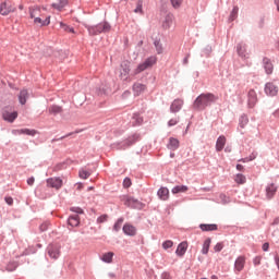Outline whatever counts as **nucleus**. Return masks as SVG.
I'll return each instance as SVG.
<instances>
[{
  "instance_id": "aec40b11",
  "label": "nucleus",
  "mask_w": 279,
  "mask_h": 279,
  "mask_svg": "<svg viewBox=\"0 0 279 279\" xmlns=\"http://www.w3.org/2000/svg\"><path fill=\"white\" fill-rule=\"evenodd\" d=\"M158 197L162 201H168L169 199V190L168 187H160L158 191Z\"/></svg>"
},
{
  "instance_id": "bb28decb",
  "label": "nucleus",
  "mask_w": 279,
  "mask_h": 279,
  "mask_svg": "<svg viewBox=\"0 0 279 279\" xmlns=\"http://www.w3.org/2000/svg\"><path fill=\"white\" fill-rule=\"evenodd\" d=\"M187 191H189L187 185H177L172 189V194L184 193V192H187Z\"/></svg>"
},
{
  "instance_id": "b1692460",
  "label": "nucleus",
  "mask_w": 279,
  "mask_h": 279,
  "mask_svg": "<svg viewBox=\"0 0 279 279\" xmlns=\"http://www.w3.org/2000/svg\"><path fill=\"white\" fill-rule=\"evenodd\" d=\"M124 204L131 208H138L141 205L140 202L133 197H128Z\"/></svg>"
},
{
  "instance_id": "c9c22d12",
  "label": "nucleus",
  "mask_w": 279,
  "mask_h": 279,
  "mask_svg": "<svg viewBox=\"0 0 279 279\" xmlns=\"http://www.w3.org/2000/svg\"><path fill=\"white\" fill-rule=\"evenodd\" d=\"M174 245V242L171 241V240H166L163 243H162V248L165 251H168L169 248L173 247Z\"/></svg>"
},
{
  "instance_id": "49530a36",
  "label": "nucleus",
  "mask_w": 279,
  "mask_h": 279,
  "mask_svg": "<svg viewBox=\"0 0 279 279\" xmlns=\"http://www.w3.org/2000/svg\"><path fill=\"white\" fill-rule=\"evenodd\" d=\"M223 250V243H218L216 244V246L214 247L215 252H221Z\"/></svg>"
},
{
  "instance_id": "4468645a",
  "label": "nucleus",
  "mask_w": 279,
  "mask_h": 279,
  "mask_svg": "<svg viewBox=\"0 0 279 279\" xmlns=\"http://www.w3.org/2000/svg\"><path fill=\"white\" fill-rule=\"evenodd\" d=\"M189 244L186 241L182 242L179 246H177L175 254L177 256L182 257L187 252Z\"/></svg>"
},
{
  "instance_id": "6e6552de",
  "label": "nucleus",
  "mask_w": 279,
  "mask_h": 279,
  "mask_svg": "<svg viewBox=\"0 0 279 279\" xmlns=\"http://www.w3.org/2000/svg\"><path fill=\"white\" fill-rule=\"evenodd\" d=\"M63 185V181L60 178H49L47 179V186L50 189H56L59 191Z\"/></svg>"
},
{
  "instance_id": "f257e3e1",
  "label": "nucleus",
  "mask_w": 279,
  "mask_h": 279,
  "mask_svg": "<svg viewBox=\"0 0 279 279\" xmlns=\"http://www.w3.org/2000/svg\"><path fill=\"white\" fill-rule=\"evenodd\" d=\"M157 63L156 57H149L144 62L140 63L137 68L131 73L132 71V63L129 60L122 61L120 63L119 69V78L123 82H131V75H140L142 72L146 71L149 68H153Z\"/></svg>"
},
{
  "instance_id": "603ef678",
  "label": "nucleus",
  "mask_w": 279,
  "mask_h": 279,
  "mask_svg": "<svg viewBox=\"0 0 279 279\" xmlns=\"http://www.w3.org/2000/svg\"><path fill=\"white\" fill-rule=\"evenodd\" d=\"M4 201L7 202V204H8L9 206H12L13 203H14V201H13L12 197H4Z\"/></svg>"
},
{
  "instance_id": "e2e57ef3",
  "label": "nucleus",
  "mask_w": 279,
  "mask_h": 279,
  "mask_svg": "<svg viewBox=\"0 0 279 279\" xmlns=\"http://www.w3.org/2000/svg\"><path fill=\"white\" fill-rule=\"evenodd\" d=\"M277 10H278V12H279V2H277Z\"/></svg>"
},
{
  "instance_id": "3c124183",
  "label": "nucleus",
  "mask_w": 279,
  "mask_h": 279,
  "mask_svg": "<svg viewBox=\"0 0 279 279\" xmlns=\"http://www.w3.org/2000/svg\"><path fill=\"white\" fill-rule=\"evenodd\" d=\"M253 263H254L255 266L260 265V263H262V257H254Z\"/></svg>"
},
{
  "instance_id": "7c9ffc66",
  "label": "nucleus",
  "mask_w": 279,
  "mask_h": 279,
  "mask_svg": "<svg viewBox=\"0 0 279 279\" xmlns=\"http://www.w3.org/2000/svg\"><path fill=\"white\" fill-rule=\"evenodd\" d=\"M61 112H62V108L59 106L53 105V106L49 107L50 114L57 116V114H60Z\"/></svg>"
},
{
  "instance_id": "0eeeda50",
  "label": "nucleus",
  "mask_w": 279,
  "mask_h": 279,
  "mask_svg": "<svg viewBox=\"0 0 279 279\" xmlns=\"http://www.w3.org/2000/svg\"><path fill=\"white\" fill-rule=\"evenodd\" d=\"M48 256L52 259H58L61 255V246L60 245H50L47 248Z\"/></svg>"
},
{
  "instance_id": "a878e982",
  "label": "nucleus",
  "mask_w": 279,
  "mask_h": 279,
  "mask_svg": "<svg viewBox=\"0 0 279 279\" xmlns=\"http://www.w3.org/2000/svg\"><path fill=\"white\" fill-rule=\"evenodd\" d=\"M179 146H180V142L174 137H171L168 145L169 149L177 150Z\"/></svg>"
},
{
  "instance_id": "5fc2aeb1",
  "label": "nucleus",
  "mask_w": 279,
  "mask_h": 279,
  "mask_svg": "<svg viewBox=\"0 0 279 279\" xmlns=\"http://www.w3.org/2000/svg\"><path fill=\"white\" fill-rule=\"evenodd\" d=\"M263 251L268 252L269 251V243H264Z\"/></svg>"
},
{
  "instance_id": "72a5a7b5",
  "label": "nucleus",
  "mask_w": 279,
  "mask_h": 279,
  "mask_svg": "<svg viewBox=\"0 0 279 279\" xmlns=\"http://www.w3.org/2000/svg\"><path fill=\"white\" fill-rule=\"evenodd\" d=\"M123 221H124L123 218H119V219L117 220V222H116L114 226H113V231H114V232H120V230H121V228H122V225H123Z\"/></svg>"
},
{
  "instance_id": "de8ad7c7",
  "label": "nucleus",
  "mask_w": 279,
  "mask_h": 279,
  "mask_svg": "<svg viewBox=\"0 0 279 279\" xmlns=\"http://www.w3.org/2000/svg\"><path fill=\"white\" fill-rule=\"evenodd\" d=\"M171 5L174 8V9H179L181 7V2L180 1H172L170 2Z\"/></svg>"
},
{
  "instance_id": "58836bf2",
  "label": "nucleus",
  "mask_w": 279,
  "mask_h": 279,
  "mask_svg": "<svg viewBox=\"0 0 279 279\" xmlns=\"http://www.w3.org/2000/svg\"><path fill=\"white\" fill-rule=\"evenodd\" d=\"M155 47H156V49H157V53H163V46H162V44L160 43V40H156L155 41Z\"/></svg>"
},
{
  "instance_id": "f704fd0d",
  "label": "nucleus",
  "mask_w": 279,
  "mask_h": 279,
  "mask_svg": "<svg viewBox=\"0 0 279 279\" xmlns=\"http://www.w3.org/2000/svg\"><path fill=\"white\" fill-rule=\"evenodd\" d=\"M17 133H19V135H28V136H34V135H36V131H34V130H28V129H25V130H20V131H17Z\"/></svg>"
},
{
  "instance_id": "f03ea898",
  "label": "nucleus",
  "mask_w": 279,
  "mask_h": 279,
  "mask_svg": "<svg viewBox=\"0 0 279 279\" xmlns=\"http://www.w3.org/2000/svg\"><path fill=\"white\" fill-rule=\"evenodd\" d=\"M217 100H219V96H216L213 93L202 94L194 100V108L197 110H204L206 107L211 106Z\"/></svg>"
},
{
  "instance_id": "7ed1b4c3",
  "label": "nucleus",
  "mask_w": 279,
  "mask_h": 279,
  "mask_svg": "<svg viewBox=\"0 0 279 279\" xmlns=\"http://www.w3.org/2000/svg\"><path fill=\"white\" fill-rule=\"evenodd\" d=\"M40 16V9L39 8H31V19H34V23L39 26H49L50 24V16L45 17L43 20Z\"/></svg>"
},
{
  "instance_id": "c03bdc74",
  "label": "nucleus",
  "mask_w": 279,
  "mask_h": 279,
  "mask_svg": "<svg viewBox=\"0 0 279 279\" xmlns=\"http://www.w3.org/2000/svg\"><path fill=\"white\" fill-rule=\"evenodd\" d=\"M178 123H179V119H178V118H174V119L169 120L168 125H169V128H173V126H175Z\"/></svg>"
},
{
  "instance_id": "9b49d317",
  "label": "nucleus",
  "mask_w": 279,
  "mask_h": 279,
  "mask_svg": "<svg viewBox=\"0 0 279 279\" xmlns=\"http://www.w3.org/2000/svg\"><path fill=\"white\" fill-rule=\"evenodd\" d=\"M17 117H19V113L16 111H13V112L4 111L2 114L3 120L10 123H13Z\"/></svg>"
},
{
  "instance_id": "e433bc0d",
  "label": "nucleus",
  "mask_w": 279,
  "mask_h": 279,
  "mask_svg": "<svg viewBox=\"0 0 279 279\" xmlns=\"http://www.w3.org/2000/svg\"><path fill=\"white\" fill-rule=\"evenodd\" d=\"M235 182L238 184H244L246 182V177L244 174L238 173Z\"/></svg>"
},
{
  "instance_id": "a18cd8bd",
  "label": "nucleus",
  "mask_w": 279,
  "mask_h": 279,
  "mask_svg": "<svg viewBox=\"0 0 279 279\" xmlns=\"http://www.w3.org/2000/svg\"><path fill=\"white\" fill-rule=\"evenodd\" d=\"M49 228V222H44L43 225L39 226V230H41V232H46Z\"/></svg>"
},
{
  "instance_id": "f8f14e48",
  "label": "nucleus",
  "mask_w": 279,
  "mask_h": 279,
  "mask_svg": "<svg viewBox=\"0 0 279 279\" xmlns=\"http://www.w3.org/2000/svg\"><path fill=\"white\" fill-rule=\"evenodd\" d=\"M257 104V94L255 89H250L248 92V106L250 108L255 107Z\"/></svg>"
},
{
  "instance_id": "39448f33",
  "label": "nucleus",
  "mask_w": 279,
  "mask_h": 279,
  "mask_svg": "<svg viewBox=\"0 0 279 279\" xmlns=\"http://www.w3.org/2000/svg\"><path fill=\"white\" fill-rule=\"evenodd\" d=\"M12 12H15V7L12 1L2 2L0 4V14L8 15Z\"/></svg>"
},
{
  "instance_id": "4c0bfd02",
  "label": "nucleus",
  "mask_w": 279,
  "mask_h": 279,
  "mask_svg": "<svg viewBox=\"0 0 279 279\" xmlns=\"http://www.w3.org/2000/svg\"><path fill=\"white\" fill-rule=\"evenodd\" d=\"M238 52H239L240 56L245 57L246 46L243 45V44H240V45L238 46Z\"/></svg>"
},
{
  "instance_id": "680f3d73",
  "label": "nucleus",
  "mask_w": 279,
  "mask_h": 279,
  "mask_svg": "<svg viewBox=\"0 0 279 279\" xmlns=\"http://www.w3.org/2000/svg\"><path fill=\"white\" fill-rule=\"evenodd\" d=\"M88 191H94V186L88 187Z\"/></svg>"
},
{
  "instance_id": "dca6fc26",
  "label": "nucleus",
  "mask_w": 279,
  "mask_h": 279,
  "mask_svg": "<svg viewBox=\"0 0 279 279\" xmlns=\"http://www.w3.org/2000/svg\"><path fill=\"white\" fill-rule=\"evenodd\" d=\"M174 23V16L173 15H168L165 17L163 22H162V28L165 31H168Z\"/></svg>"
},
{
  "instance_id": "ea45409f",
  "label": "nucleus",
  "mask_w": 279,
  "mask_h": 279,
  "mask_svg": "<svg viewBox=\"0 0 279 279\" xmlns=\"http://www.w3.org/2000/svg\"><path fill=\"white\" fill-rule=\"evenodd\" d=\"M78 175H80V178H81L82 180H87L88 177H89V172L86 171V170H81V171L78 172Z\"/></svg>"
},
{
  "instance_id": "79ce46f5",
  "label": "nucleus",
  "mask_w": 279,
  "mask_h": 279,
  "mask_svg": "<svg viewBox=\"0 0 279 279\" xmlns=\"http://www.w3.org/2000/svg\"><path fill=\"white\" fill-rule=\"evenodd\" d=\"M52 7L54 9H57L58 11H61L65 7V4H64V2L59 1L57 3H53Z\"/></svg>"
},
{
  "instance_id": "1a4fd4ad",
  "label": "nucleus",
  "mask_w": 279,
  "mask_h": 279,
  "mask_svg": "<svg viewBox=\"0 0 279 279\" xmlns=\"http://www.w3.org/2000/svg\"><path fill=\"white\" fill-rule=\"evenodd\" d=\"M146 89H147L146 85L140 82H136L133 85V93L135 97H140V95H143Z\"/></svg>"
},
{
  "instance_id": "423d86ee",
  "label": "nucleus",
  "mask_w": 279,
  "mask_h": 279,
  "mask_svg": "<svg viewBox=\"0 0 279 279\" xmlns=\"http://www.w3.org/2000/svg\"><path fill=\"white\" fill-rule=\"evenodd\" d=\"M264 90L267 97H276V95H278L279 93V87L275 85L272 82H268L266 83Z\"/></svg>"
},
{
  "instance_id": "2eb2a0df",
  "label": "nucleus",
  "mask_w": 279,
  "mask_h": 279,
  "mask_svg": "<svg viewBox=\"0 0 279 279\" xmlns=\"http://www.w3.org/2000/svg\"><path fill=\"white\" fill-rule=\"evenodd\" d=\"M123 232L129 236H134L136 234V228L133 225L125 223L123 226Z\"/></svg>"
},
{
  "instance_id": "8fccbe9b",
  "label": "nucleus",
  "mask_w": 279,
  "mask_h": 279,
  "mask_svg": "<svg viewBox=\"0 0 279 279\" xmlns=\"http://www.w3.org/2000/svg\"><path fill=\"white\" fill-rule=\"evenodd\" d=\"M71 210L75 211L77 214H84V210L82 208H80V207H72Z\"/></svg>"
},
{
  "instance_id": "2f4dec72",
  "label": "nucleus",
  "mask_w": 279,
  "mask_h": 279,
  "mask_svg": "<svg viewBox=\"0 0 279 279\" xmlns=\"http://www.w3.org/2000/svg\"><path fill=\"white\" fill-rule=\"evenodd\" d=\"M247 124H248L247 116L246 114L241 116L240 120H239L240 128L244 129V128H246Z\"/></svg>"
},
{
  "instance_id": "13d9d810",
  "label": "nucleus",
  "mask_w": 279,
  "mask_h": 279,
  "mask_svg": "<svg viewBox=\"0 0 279 279\" xmlns=\"http://www.w3.org/2000/svg\"><path fill=\"white\" fill-rule=\"evenodd\" d=\"M83 187H84L83 183H77V191H82Z\"/></svg>"
},
{
  "instance_id": "0e129e2a",
  "label": "nucleus",
  "mask_w": 279,
  "mask_h": 279,
  "mask_svg": "<svg viewBox=\"0 0 279 279\" xmlns=\"http://www.w3.org/2000/svg\"><path fill=\"white\" fill-rule=\"evenodd\" d=\"M202 279H206V278H202Z\"/></svg>"
},
{
  "instance_id": "412c9836",
  "label": "nucleus",
  "mask_w": 279,
  "mask_h": 279,
  "mask_svg": "<svg viewBox=\"0 0 279 279\" xmlns=\"http://www.w3.org/2000/svg\"><path fill=\"white\" fill-rule=\"evenodd\" d=\"M68 223H69V226L72 227V228L78 227V225H80L78 215H72V216H70L69 219H68Z\"/></svg>"
},
{
  "instance_id": "cd10ccee",
  "label": "nucleus",
  "mask_w": 279,
  "mask_h": 279,
  "mask_svg": "<svg viewBox=\"0 0 279 279\" xmlns=\"http://www.w3.org/2000/svg\"><path fill=\"white\" fill-rule=\"evenodd\" d=\"M113 253L112 252H108V253H105L102 254L101 256V260L104 263H107V264H111L112 263V259H113Z\"/></svg>"
},
{
  "instance_id": "6e6d98bb",
  "label": "nucleus",
  "mask_w": 279,
  "mask_h": 279,
  "mask_svg": "<svg viewBox=\"0 0 279 279\" xmlns=\"http://www.w3.org/2000/svg\"><path fill=\"white\" fill-rule=\"evenodd\" d=\"M104 221H107V216H100L98 218V222H104Z\"/></svg>"
},
{
  "instance_id": "f3484780",
  "label": "nucleus",
  "mask_w": 279,
  "mask_h": 279,
  "mask_svg": "<svg viewBox=\"0 0 279 279\" xmlns=\"http://www.w3.org/2000/svg\"><path fill=\"white\" fill-rule=\"evenodd\" d=\"M278 191V187L275 186L274 183L268 184L266 187V196L268 199H272V197L275 196V193Z\"/></svg>"
},
{
  "instance_id": "9d476101",
  "label": "nucleus",
  "mask_w": 279,
  "mask_h": 279,
  "mask_svg": "<svg viewBox=\"0 0 279 279\" xmlns=\"http://www.w3.org/2000/svg\"><path fill=\"white\" fill-rule=\"evenodd\" d=\"M136 141H138V136L133 135V136L129 137L128 140H125L124 142H121L118 149H124L126 147H131L132 145H134V143Z\"/></svg>"
},
{
  "instance_id": "864d4df0",
  "label": "nucleus",
  "mask_w": 279,
  "mask_h": 279,
  "mask_svg": "<svg viewBox=\"0 0 279 279\" xmlns=\"http://www.w3.org/2000/svg\"><path fill=\"white\" fill-rule=\"evenodd\" d=\"M34 182H35V179H34L33 177L29 178V179L26 181V183H28L29 186H33Z\"/></svg>"
},
{
  "instance_id": "4d7b16f0",
  "label": "nucleus",
  "mask_w": 279,
  "mask_h": 279,
  "mask_svg": "<svg viewBox=\"0 0 279 279\" xmlns=\"http://www.w3.org/2000/svg\"><path fill=\"white\" fill-rule=\"evenodd\" d=\"M236 169H238L239 171H243L244 166H243V165L238 163V165H236Z\"/></svg>"
},
{
  "instance_id": "20e7f679",
  "label": "nucleus",
  "mask_w": 279,
  "mask_h": 279,
  "mask_svg": "<svg viewBox=\"0 0 279 279\" xmlns=\"http://www.w3.org/2000/svg\"><path fill=\"white\" fill-rule=\"evenodd\" d=\"M87 29L90 35H98L102 33H109L111 31V26L108 22H102L96 26H88Z\"/></svg>"
},
{
  "instance_id": "473e14b6",
  "label": "nucleus",
  "mask_w": 279,
  "mask_h": 279,
  "mask_svg": "<svg viewBox=\"0 0 279 279\" xmlns=\"http://www.w3.org/2000/svg\"><path fill=\"white\" fill-rule=\"evenodd\" d=\"M143 118L140 116V114H137V113H135L134 116H133V125L134 126H140V125H142V123H143Z\"/></svg>"
},
{
  "instance_id": "c85d7f7f",
  "label": "nucleus",
  "mask_w": 279,
  "mask_h": 279,
  "mask_svg": "<svg viewBox=\"0 0 279 279\" xmlns=\"http://www.w3.org/2000/svg\"><path fill=\"white\" fill-rule=\"evenodd\" d=\"M60 28L63 29L65 33L75 34V31L72 26H68L63 22H59Z\"/></svg>"
},
{
  "instance_id": "5701e85b",
  "label": "nucleus",
  "mask_w": 279,
  "mask_h": 279,
  "mask_svg": "<svg viewBox=\"0 0 279 279\" xmlns=\"http://www.w3.org/2000/svg\"><path fill=\"white\" fill-rule=\"evenodd\" d=\"M264 69L266 71L267 75H271L272 74L274 65H272V63L270 62L269 59H264Z\"/></svg>"
},
{
  "instance_id": "6ab92c4d",
  "label": "nucleus",
  "mask_w": 279,
  "mask_h": 279,
  "mask_svg": "<svg viewBox=\"0 0 279 279\" xmlns=\"http://www.w3.org/2000/svg\"><path fill=\"white\" fill-rule=\"evenodd\" d=\"M226 143H227V138L223 135L219 136L216 142V150L221 151L225 148Z\"/></svg>"
},
{
  "instance_id": "393cba45",
  "label": "nucleus",
  "mask_w": 279,
  "mask_h": 279,
  "mask_svg": "<svg viewBox=\"0 0 279 279\" xmlns=\"http://www.w3.org/2000/svg\"><path fill=\"white\" fill-rule=\"evenodd\" d=\"M199 229L203 232H215L217 231V225H199Z\"/></svg>"
},
{
  "instance_id": "37998d69",
  "label": "nucleus",
  "mask_w": 279,
  "mask_h": 279,
  "mask_svg": "<svg viewBox=\"0 0 279 279\" xmlns=\"http://www.w3.org/2000/svg\"><path fill=\"white\" fill-rule=\"evenodd\" d=\"M132 185V181L130 178H125L124 181H123V186L124 189H130Z\"/></svg>"
},
{
  "instance_id": "a211bd4d",
  "label": "nucleus",
  "mask_w": 279,
  "mask_h": 279,
  "mask_svg": "<svg viewBox=\"0 0 279 279\" xmlns=\"http://www.w3.org/2000/svg\"><path fill=\"white\" fill-rule=\"evenodd\" d=\"M245 262H246V259L243 256H240V257L236 258V260H235V269H236L238 272L243 271V269L245 267Z\"/></svg>"
},
{
  "instance_id": "bf43d9fd",
  "label": "nucleus",
  "mask_w": 279,
  "mask_h": 279,
  "mask_svg": "<svg viewBox=\"0 0 279 279\" xmlns=\"http://www.w3.org/2000/svg\"><path fill=\"white\" fill-rule=\"evenodd\" d=\"M275 263H276V265H277V267H278V270H279V257H276V258H275Z\"/></svg>"
},
{
  "instance_id": "4be33fe9",
  "label": "nucleus",
  "mask_w": 279,
  "mask_h": 279,
  "mask_svg": "<svg viewBox=\"0 0 279 279\" xmlns=\"http://www.w3.org/2000/svg\"><path fill=\"white\" fill-rule=\"evenodd\" d=\"M28 97H29L28 90L22 89L19 96L20 104L22 106H25Z\"/></svg>"
},
{
  "instance_id": "a19ab883",
  "label": "nucleus",
  "mask_w": 279,
  "mask_h": 279,
  "mask_svg": "<svg viewBox=\"0 0 279 279\" xmlns=\"http://www.w3.org/2000/svg\"><path fill=\"white\" fill-rule=\"evenodd\" d=\"M238 12H239V8L238 7L232 9V12H231V15H230V20L231 21H234L236 19Z\"/></svg>"
},
{
  "instance_id": "c756f323",
  "label": "nucleus",
  "mask_w": 279,
  "mask_h": 279,
  "mask_svg": "<svg viewBox=\"0 0 279 279\" xmlns=\"http://www.w3.org/2000/svg\"><path fill=\"white\" fill-rule=\"evenodd\" d=\"M210 244H211V239L210 238L206 239L202 250L203 254L206 255L209 253Z\"/></svg>"
},
{
  "instance_id": "052dcab7",
  "label": "nucleus",
  "mask_w": 279,
  "mask_h": 279,
  "mask_svg": "<svg viewBox=\"0 0 279 279\" xmlns=\"http://www.w3.org/2000/svg\"><path fill=\"white\" fill-rule=\"evenodd\" d=\"M210 279H219L218 277L216 276H211Z\"/></svg>"
},
{
  "instance_id": "09e8293b",
  "label": "nucleus",
  "mask_w": 279,
  "mask_h": 279,
  "mask_svg": "<svg viewBox=\"0 0 279 279\" xmlns=\"http://www.w3.org/2000/svg\"><path fill=\"white\" fill-rule=\"evenodd\" d=\"M135 13H143V5L141 3L137 4L136 9L134 10Z\"/></svg>"
},
{
  "instance_id": "ddd939ff",
  "label": "nucleus",
  "mask_w": 279,
  "mask_h": 279,
  "mask_svg": "<svg viewBox=\"0 0 279 279\" xmlns=\"http://www.w3.org/2000/svg\"><path fill=\"white\" fill-rule=\"evenodd\" d=\"M182 106H183V100L175 99V100L172 101V104L170 106V111L172 113H177L181 110Z\"/></svg>"
}]
</instances>
